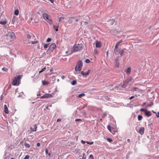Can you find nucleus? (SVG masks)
<instances>
[{
    "mask_svg": "<svg viewBox=\"0 0 159 159\" xmlns=\"http://www.w3.org/2000/svg\"><path fill=\"white\" fill-rule=\"evenodd\" d=\"M27 38L29 39H30L31 38V36L29 34H27Z\"/></svg>",
    "mask_w": 159,
    "mask_h": 159,
    "instance_id": "nucleus-43",
    "label": "nucleus"
},
{
    "mask_svg": "<svg viewBox=\"0 0 159 159\" xmlns=\"http://www.w3.org/2000/svg\"><path fill=\"white\" fill-rule=\"evenodd\" d=\"M95 46L97 48H100L101 46V44L100 42L98 41H96L95 42Z\"/></svg>",
    "mask_w": 159,
    "mask_h": 159,
    "instance_id": "nucleus-13",
    "label": "nucleus"
},
{
    "mask_svg": "<svg viewBox=\"0 0 159 159\" xmlns=\"http://www.w3.org/2000/svg\"><path fill=\"white\" fill-rule=\"evenodd\" d=\"M153 105V102H152L151 103V104L150 105H148V106L151 107V106H152Z\"/></svg>",
    "mask_w": 159,
    "mask_h": 159,
    "instance_id": "nucleus-47",
    "label": "nucleus"
},
{
    "mask_svg": "<svg viewBox=\"0 0 159 159\" xmlns=\"http://www.w3.org/2000/svg\"><path fill=\"white\" fill-rule=\"evenodd\" d=\"M45 152L46 154H48L49 156H51V153L48 152V150L47 148H46L45 149Z\"/></svg>",
    "mask_w": 159,
    "mask_h": 159,
    "instance_id": "nucleus-19",
    "label": "nucleus"
},
{
    "mask_svg": "<svg viewBox=\"0 0 159 159\" xmlns=\"http://www.w3.org/2000/svg\"><path fill=\"white\" fill-rule=\"evenodd\" d=\"M86 142L87 143V144H90V145L92 144L93 143V142H90L87 141Z\"/></svg>",
    "mask_w": 159,
    "mask_h": 159,
    "instance_id": "nucleus-37",
    "label": "nucleus"
},
{
    "mask_svg": "<svg viewBox=\"0 0 159 159\" xmlns=\"http://www.w3.org/2000/svg\"><path fill=\"white\" fill-rule=\"evenodd\" d=\"M4 112L6 114L9 113V111L8 110V109L6 105H4Z\"/></svg>",
    "mask_w": 159,
    "mask_h": 159,
    "instance_id": "nucleus-16",
    "label": "nucleus"
},
{
    "mask_svg": "<svg viewBox=\"0 0 159 159\" xmlns=\"http://www.w3.org/2000/svg\"><path fill=\"white\" fill-rule=\"evenodd\" d=\"M123 41L122 39L120 40L116 43L115 46H118L119 44L121 43Z\"/></svg>",
    "mask_w": 159,
    "mask_h": 159,
    "instance_id": "nucleus-20",
    "label": "nucleus"
},
{
    "mask_svg": "<svg viewBox=\"0 0 159 159\" xmlns=\"http://www.w3.org/2000/svg\"><path fill=\"white\" fill-rule=\"evenodd\" d=\"M7 34L8 36H9L12 39H14L15 38V35L14 33L12 31L8 32Z\"/></svg>",
    "mask_w": 159,
    "mask_h": 159,
    "instance_id": "nucleus-7",
    "label": "nucleus"
},
{
    "mask_svg": "<svg viewBox=\"0 0 159 159\" xmlns=\"http://www.w3.org/2000/svg\"><path fill=\"white\" fill-rule=\"evenodd\" d=\"M104 115L105 116H107V114H104Z\"/></svg>",
    "mask_w": 159,
    "mask_h": 159,
    "instance_id": "nucleus-64",
    "label": "nucleus"
},
{
    "mask_svg": "<svg viewBox=\"0 0 159 159\" xmlns=\"http://www.w3.org/2000/svg\"><path fill=\"white\" fill-rule=\"evenodd\" d=\"M68 51H66V54H67V53H68Z\"/></svg>",
    "mask_w": 159,
    "mask_h": 159,
    "instance_id": "nucleus-61",
    "label": "nucleus"
},
{
    "mask_svg": "<svg viewBox=\"0 0 159 159\" xmlns=\"http://www.w3.org/2000/svg\"><path fill=\"white\" fill-rule=\"evenodd\" d=\"M108 22L110 25H112L114 23L115 20L113 19H111L109 20Z\"/></svg>",
    "mask_w": 159,
    "mask_h": 159,
    "instance_id": "nucleus-17",
    "label": "nucleus"
},
{
    "mask_svg": "<svg viewBox=\"0 0 159 159\" xmlns=\"http://www.w3.org/2000/svg\"><path fill=\"white\" fill-rule=\"evenodd\" d=\"M114 128H112L111 129H108V130L111 132V131L112 130H114Z\"/></svg>",
    "mask_w": 159,
    "mask_h": 159,
    "instance_id": "nucleus-56",
    "label": "nucleus"
},
{
    "mask_svg": "<svg viewBox=\"0 0 159 159\" xmlns=\"http://www.w3.org/2000/svg\"><path fill=\"white\" fill-rule=\"evenodd\" d=\"M7 23V21L6 20H4L3 21H0V24L1 25H4L6 24Z\"/></svg>",
    "mask_w": 159,
    "mask_h": 159,
    "instance_id": "nucleus-21",
    "label": "nucleus"
},
{
    "mask_svg": "<svg viewBox=\"0 0 159 159\" xmlns=\"http://www.w3.org/2000/svg\"><path fill=\"white\" fill-rule=\"evenodd\" d=\"M51 40V39L50 38H48L47 40V42H48Z\"/></svg>",
    "mask_w": 159,
    "mask_h": 159,
    "instance_id": "nucleus-44",
    "label": "nucleus"
},
{
    "mask_svg": "<svg viewBox=\"0 0 159 159\" xmlns=\"http://www.w3.org/2000/svg\"><path fill=\"white\" fill-rule=\"evenodd\" d=\"M66 77L64 75H63L61 76V79L63 80Z\"/></svg>",
    "mask_w": 159,
    "mask_h": 159,
    "instance_id": "nucleus-53",
    "label": "nucleus"
},
{
    "mask_svg": "<svg viewBox=\"0 0 159 159\" xmlns=\"http://www.w3.org/2000/svg\"><path fill=\"white\" fill-rule=\"evenodd\" d=\"M47 22L48 23H49V24L51 25L52 24V21L51 18L49 20H48V21H47Z\"/></svg>",
    "mask_w": 159,
    "mask_h": 159,
    "instance_id": "nucleus-25",
    "label": "nucleus"
},
{
    "mask_svg": "<svg viewBox=\"0 0 159 159\" xmlns=\"http://www.w3.org/2000/svg\"><path fill=\"white\" fill-rule=\"evenodd\" d=\"M144 128L143 127H141L140 128L138 133L141 135H143L144 133Z\"/></svg>",
    "mask_w": 159,
    "mask_h": 159,
    "instance_id": "nucleus-9",
    "label": "nucleus"
},
{
    "mask_svg": "<svg viewBox=\"0 0 159 159\" xmlns=\"http://www.w3.org/2000/svg\"><path fill=\"white\" fill-rule=\"evenodd\" d=\"M15 23V19L14 18L12 19L11 21V23L12 25H14Z\"/></svg>",
    "mask_w": 159,
    "mask_h": 159,
    "instance_id": "nucleus-40",
    "label": "nucleus"
},
{
    "mask_svg": "<svg viewBox=\"0 0 159 159\" xmlns=\"http://www.w3.org/2000/svg\"><path fill=\"white\" fill-rule=\"evenodd\" d=\"M2 70L5 71H7L8 70V69L6 68L3 67L2 69Z\"/></svg>",
    "mask_w": 159,
    "mask_h": 159,
    "instance_id": "nucleus-36",
    "label": "nucleus"
},
{
    "mask_svg": "<svg viewBox=\"0 0 159 159\" xmlns=\"http://www.w3.org/2000/svg\"><path fill=\"white\" fill-rule=\"evenodd\" d=\"M132 78H130L124 81L123 84L121 86L122 87L125 88L126 87L130 85L132 83Z\"/></svg>",
    "mask_w": 159,
    "mask_h": 159,
    "instance_id": "nucleus-4",
    "label": "nucleus"
},
{
    "mask_svg": "<svg viewBox=\"0 0 159 159\" xmlns=\"http://www.w3.org/2000/svg\"><path fill=\"white\" fill-rule=\"evenodd\" d=\"M107 140L110 143H111L112 141V140L110 138H107Z\"/></svg>",
    "mask_w": 159,
    "mask_h": 159,
    "instance_id": "nucleus-35",
    "label": "nucleus"
},
{
    "mask_svg": "<svg viewBox=\"0 0 159 159\" xmlns=\"http://www.w3.org/2000/svg\"><path fill=\"white\" fill-rule=\"evenodd\" d=\"M24 145L25 147L26 148H29L30 147V145L28 143H25Z\"/></svg>",
    "mask_w": 159,
    "mask_h": 159,
    "instance_id": "nucleus-29",
    "label": "nucleus"
},
{
    "mask_svg": "<svg viewBox=\"0 0 159 159\" xmlns=\"http://www.w3.org/2000/svg\"><path fill=\"white\" fill-rule=\"evenodd\" d=\"M30 158V157L29 155H26L23 159H29Z\"/></svg>",
    "mask_w": 159,
    "mask_h": 159,
    "instance_id": "nucleus-39",
    "label": "nucleus"
},
{
    "mask_svg": "<svg viewBox=\"0 0 159 159\" xmlns=\"http://www.w3.org/2000/svg\"><path fill=\"white\" fill-rule=\"evenodd\" d=\"M115 129H114V130H112L111 133L113 134H115L116 131L115 130Z\"/></svg>",
    "mask_w": 159,
    "mask_h": 159,
    "instance_id": "nucleus-41",
    "label": "nucleus"
},
{
    "mask_svg": "<svg viewBox=\"0 0 159 159\" xmlns=\"http://www.w3.org/2000/svg\"><path fill=\"white\" fill-rule=\"evenodd\" d=\"M116 67H118L119 65V63L118 62H117V61H116Z\"/></svg>",
    "mask_w": 159,
    "mask_h": 159,
    "instance_id": "nucleus-38",
    "label": "nucleus"
},
{
    "mask_svg": "<svg viewBox=\"0 0 159 159\" xmlns=\"http://www.w3.org/2000/svg\"><path fill=\"white\" fill-rule=\"evenodd\" d=\"M86 63H89L90 62V61L89 59H86L85 61Z\"/></svg>",
    "mask_w": 159,
    "mask_h": 159,
    "instance_id": "nucleus-42",
    "label": "nucleus"
},
{
    "mask_svg": "<svg viewBox=\"0 0 159 159\" xmlns=\"http://www.w3.org/2000/svg\"><path fill=\"white\" fill-rule=\"evenodd\" d=\"M39 43V41H31V43L32 44L37 43Z\"/></svg>",
    "mask_w": 159,
    "mask_h": 159,
    "instance_id": "nucleus-33",
    "label": "nucleus"
},
{
    "mask_svg": "<svg viewBox=\"0 0 159 159\" xmlns=\"http://www.w3.org/2000/svg\"><path fill=\"white\" fill-rule=\"evenodd\" d=\"M89 157H92L93 159V155L92 154H91L89 156Z\"/></svg>",
    "mask_w": 159,
    "mask_h": 159,
    "instance_id": "nucleus-55",
    "label": "nucleus"
},
{
    "mask_svg": "<svg viewBox=\"0 0 159 159\" xmlns=\"http://www.w3.org/2000/svg\"><path fill=\"white\" fill-rule=\"evenodd\" d=\"M135 98V96H131L129 98V100H131V99H132L133 98Z\"/></svg>",
    "mask_w": 159,
    "mask_h": 159,
    "instance_id": "nucleus-46",
    "label": "nucleus"
},
{
    "mask_svg": "<svg viewBox=\"0 0 159 159\" xmlns=\"http://www.w3.org/2000/svg\"><path fill=\"white\" fill-rule=\"evenodd\" d=\"M156 116H157V117H159V112H158V114H157L156 115Z\"/></svg>",
    "mask_w": 159,
    "mask_h": 159,
    "instance_id": "nucleus-58",
    "label": "nucleus"
},
{
    "mask_svg": "<svg viewBox=\"0 0 159 159\" xmlns=\"http://www.w3.org/2000/svg\"><path fill=\"white\" fill-rule=\"evenodd\" d=\"M138 89H139V88L138 87H133L132 88V90H134L135 91H136Z\"/></svg>",
    "mask_w": 159,
    "mask_h": 159,
    "instance_id": "nucleus-27",
    "label": "nucleus"
},
{
    "mask_svg": "<svg viewBox=\"0 0 159 159\" xmlns=\"http://www.w3.org/2000/svg\"><path fill=\"white\" fill-rule=\"evenodd\" d=\"M37 146L38 147H40V143H37Z\"/></svg>",
    "mask_w": 159,
    "mask_h": 159,
    "instance_id": "nucleus-50",
    "label": "nucleus"
},
{
    "mask_svg": "<svg viewBox=\"0 0 159 159\" xmlns=\"http://www.w3.org/2000/svg\"><path fill=\"white\" fill-rule=\"evenodd\" d=\"M49 46V44H43V47L44 48H48Z\"/></svg>",
    "mask_w": 159,
    "mask_h": 159,
    "instance_id": "nucleus-30",
    "label": "nucleus"
},
{
    "mask_svg": "<svg viewBox=\"0 0 159 159\" xmlns=\"http://www.w3.org/2000/svg\"><path fill=\"white\" fill-rule=\"evenodd\" d=\"M79 120H81V119H75V121L76 122L77 121Z\"/></svg>",
    "mask_w": 159,
    "mask_h": 159,
    "instance_id": "nucleus-51",
    "label": "nucleus"
},
{
    "mask_svg": "<svg viewBox=\"0 0 159 159\" xmlns=\"http://www.w3.org/2000/svg\"><path fill=\"white\" fill-rule=\"evenodd\" d=\"M56 48V45L55 43H52L47 51V53H51Z\"/></svg>",
    "mask_w": 159,
    "mask_h": 159,
    "instance_id": "nucleus-5",
    "label": "nucleus"
},
{
    "mask_svg": "<svg viewBox=\"0 0 159 159\" xmlns=\"http://www.w3.org/2000/svg\"><path fill=\"white\" fill-rule=\"evenodd\" d=\"M105 98H106V99H107L108 100L109 99V98L107 96H106L105 97Z\"/></svg>",
    "mask_w": 159,
    "mask_h": 159,
    "instance_id": "nucleus-52",
    "label": "nucleus"
},
{
    "mask_svg": "<svg viewBox=\"0 0 159 159\" xmlns=\"http://www.w3.org/2000/svg\"><path fill=\"white\" fill-rule=\"evenodd\" d=\"M145 104H146V103H145V102H144V103H143V105H145Z\"/></svg>",
    "mask_w": 159,
    "mask_h": 159,
    "instance_id": "nucleus-63",
    "label": "nucleus"
},
{
    "mask_svg": "<svg viewBox=\"0 0 159 159\" xmlns=\"http://www.w3.org/2000/svg\"><path fill=\"white\" fill-rule=\"evenodd\" d=\"M22 75H19L14 77L12 84L13 85L18 86L19 84V81L21 79Z\"/></svg>",
    "mask_w": 159,
    "mask_h": 159,
    "instance_id": "nucleus-2",
    "label": "nucleus"
},
{
    "mask_svg": "<svg viewBox=\"0 0 159 159\" xmlns=\"http://www.w3.org/2000/svg\"><path fill=\"white\" fill-rule=\"evenodd\" d=\"M77 83V81L76 80H73L71 82V84L72 85H75Z\"/></svg>",
    "mask_w": 159,
    "mask_h": 159,
    "instance_id": "nucleus-23",
    "label": "nucleus"
},
{
    "mask_svg": "<svg viewBox=\"0 0 159 159\" xmlns=\"http://www.w3.org/2000/svg\"><path fill=\"white\" fill-rule=\"evenodd\" d=\"M85 142L83 140H82L81 141V143L83 144H84L85 143Z\"/></svg>",
    "mask_w": 159,
    "mask_h": 159,
    "instance_id": "nucleus-54",
    "label": "nucleus"
},
{
    "mask_svg": "<svg viewBox=\"0 0 159 159\" xmlns=\"http://www.w3.org/2000/svg\"><path fill=\"white\" fill-rule=\"evenodd\" d=\"M127 140L128 142H129V141H130V139H127Z\"/></svg>",
    "mask_w": 159,
    "mask_h": 159,
    "instance_id": "nucleus-62",
    "label": "nucleus"
},
{
    "mask_svg": "<svg viewBox=\"0 0 159 159\" xmlns=\"http://www.w3.org/2000/svg\"><path fill=\"white\" fill-rule=\"evenodd\" d=\"M147 110H146V109H143V108H142L140 109V111H144V112H145V111H146Z\"/></svg>",
    "mask_w": 159,
    "mask_h": 159,
    "instance_id": "nucleus-48",
    "label": "nucleus"
},
{
    "mask_svg": "<svg viewBox=\"0 0 159 159\" xmlns=\"http://www.w3.org/2000/svg\"><path fill=\"white\" fill-rule=\"evenodd\" d=\"M125 71L126 72L127 75H129L130 74L131 72V68L130 67H128L127 69L125 70Z\"/></svg>",
    "mask_w": 159,
    "mask_h": 159,
    "instance_id": "nucleus-12",
    "label": "nucleus"
},
{
    "mask_svg": "<svg viewBox=\"0 0 159 159\" xmlns=\"http://www.w3.org/2000/svg\"><path fill=\"white\" fill-rule=\"evenodd\" d=\"M143 118V116L141 115H139L138 116V119L139 120H141Z\"/></svg>",
    "mask_w": 159,
    "mask_h": 159,
    "instance_id": "nucleus-24",
    "label": "nucleus"
},
{
    "mask_svg": "<svg viewBox=\"0 0 159 159\" xmlns=\"http://www.w3.org/2000/svg\"><path fill=\"white\" fill-rule=\"evenodd\" d=\"M42 83L43 85H48V82L44 80H42Z\"/></svg>",
    "mask_w": 159,
    "mask_h": 159,
    "instance_id": "nucleus-22",
    "label": "nucleus"
},
{
    "mask_svg": "<svg viewBox=\"0 0 159 159\" xmlns=\"http://www.w3.org/2000/svg\"><path fill=\"white\" fill-rule=\"evenodd\" d=\"M19 11L18 10H16L14 12V14L16 15H18L19 14Z\"/></svg>",
    "mask_w": 159,
    "mask_h": 159,
    "instance_id": "nucleus-28",
    "label": "nucleus"
},
{
    "mask_svg": "<svg viewBox=\"0 0 159 159\" xmlns=\"http://www.w3.org/2000/svg\"><path fill=\"white\" fill-rule=\"evenodd\" d=\"M46 69V67H44L39 72V73H41V72H43L44 71H45Z\"/></svg>",
    "mask_w": 159,
    "mask_h": 159,
    "instance_id": "nucleus-32",
    "label": "nucleus"
},
{
    "mask_svg": "<svg viewBox=\"0 0 159 159\" xmlns=\"http://www.w3.org/2000/svg\"><path fill=\"white\" fill-rule=\"evenodd\" d=\"M64 17H61L59 18V21H60L62 20H64Z\"/></svg>",
    "mask_w": 159,
    "mask_h": 159,
    "instance_id": "nucleus-34",
    "label": "nucleus"
},
{
    "mask_svg": "<svg viewBox=\"0 0 159 159\" xmlns=\"http://www.w3.org/2000/svg\"><path fill=\"white\" fill-rule=\"evenodd\" d=\"M90 70H88L87 72L84 73L83 71H81V74L84 77H86L90 73Z\"/></svg>",
    "mask_w": 159,
    "mask_h": 159,
    "instance_id": "nucleus-11",
    "label": "nucleus"
},
{
    "mask_svg": "<svg viewBox=\"0 0 159 159\" xmlns=\"http://www.w3.org/2000/svg\"><path fill=\"white\" fill-rule=\"evenodd\" d=\"M52 97L53 96L51 94L46 93L43 96L41 97L40 98H52Z\"/></svg>",
    "mask_w": 159,
    "mask_h": 159,
    "instance_id": "nucleus-8",
    "label": "nucleus"
},
{
    "mask_svg": "<svg viewBox=\"0 0 159 159\" xmlns=\"http://www.w3.org/2000/svg\"><path fill=\"white\" fill-rule=\"evenodd\" d=\"M37 96H40V94L39 93H38L37 94Z\"/></svg>",
    "mask_w": 159,
    "mask_h": 159,
    "instance_id": "nucleus-60",
    "label": "nucleus"
},
{
    "mask_svg": "<svg viewBox=\"0 0 159 159\" xmlns=\"http://www.w3.org/2000/svg\"><path fill=\"white\" fill-rule=\"evenodd\" d=\"M107 128L108 129H111L112 128H111V126L110 125H108L107 126Z\"/></svg>",
    "mask_w": 159,
    "mask_h": 159,
    "instance_id": "nucleus-45",
    "label": "nucleus"
},
{
    "mask_svg": "<svg viewBox=\"0 0 159 159\" xmlns=\"http://www.w3.org/2000/svg\"><path fill=\"white\" fill-rule=\"evenodd\" d=\"M114 52L116 55H118L119 54V49L118 48V46H115Z\"/></svg>",
    "mask_w": 159,
    "mask_h": 159,
    "instance_id": "nucleus-10",
    "label": "nucleus"
},
{
    "mask_svg": "<svg viewBox=\"0 0 159 159\" xmlns=\"http://www.w3.org/2000/svg\"><path fill=\"white\" fill-rule=\"evenodd\" d=\"M59 23H58L57 25V26H56L54 25H53V27L54 28V29L55 30L57 31H58V28L59 27Z\"/></svg>",
    "mask_w": 159,
    "mask_h": 159,
    "instance_id": "nucleus-18",
    "label": "nucleus"
},
{
    "mask_svg": "<svg viewBox=\"0 0 159 159\" xmlns=\"http://www.w3.org/2000/svg\"><path fill=\"white\" fill-rule=\"evenodd\" d=\"M85 95V94L81 93V94H79L78 96V97H79V98H81L82 97L84 96Z\"/></svg>",
    "mask_w": 159,
    "mask_h": 159,
    "instance_id": "nucleus-26",
    "label": "nucleus"
},
{
    "mask_svg": "<svg viewBox=\"0 0 159 159\" xmlns=\"http://www.w3.org/2000/svg\"><path fill=\"white\" fill-rule=\"evenodd\" d=\"M145 115L147 116H151L152 114L151 111H147V110L145 112Z\"/></svg>",
    "mask_w": 159,
    "mask_h": 159,
    "instance_id": "nucleus-14",
    "label": "nucleus"
},
{
    "mask_svg": "<svg viewBox=\"0 0 159 159\" xmlns=\"http://www.w3.org/2000/svg\"><path fill=\"white\" fill-rule=\"evenodd\" d=\"M124 51L123 49L121 51L120 54L121 57H122L123 56V55H124Z\"/></svg>",
    "mask_w": 159,
    "mask_h": 159,
    "instance_id": "nucleus-31",
    "label": "nucleus"
},
{
    "mask_svg": "<svg viewBox=\"0 0 159 159\" xmlns=\"http://www.w3.org/2000/svg\"><path fill=\"white\" fill-rule=\"evenodd\" d=\"M49 1L52 3H53L54 0H49Z\"/></svg>",
    "mask_w": 159,
    "mask_h": 159,
    "instance_id": "nucleus-57",
    "label": "nucleus"
},
{
    "mask_svg": "<svg viewBox=\"0 0 159 159\" xmlns=\"http://www.w3.org/2000/svg\"><path fill=\"white\" fill-rule=\"evenodd\" d=\"M61 121V119L60 118H58L57 120V122H60Z\"/></svg>",
    "mask_w": 159,
    "mask_h": 159,
    "instance_id": "nucleus-49",
    "label": "nucleus"
},
{
    "mask_svg": "<svg viewBox=\"0 0 159 159\" xmlns=\"http://www.w3.org/2000/svg\"><path fill=\"white\" fill-rule=\"evenodd\" d=\"M83 66V62L81 61H79L77 63L76 66L75 67V70L76 71L75 74H79Z\"/></svg>",
    "mask_w": 159,
    "mask_h": 159,
    "instance_id": "nucleus-1",
    "label": "nucleus"
},
{
    "mask_svg": "<svg viewBox=\"0 0 159 159\" xmlns=\"http://www.w3.org/2000/svg\"><path fill=\"white\" fill-rule=\"evenodd\" d=\"M37 127L36 125V124L34 125V128H32V127L30 128L32 132H33V131L35 132L37 130Z\"/></svg>",
    "mask_w": 159,
    "mask_h": 159,
    "instance_id": "nucleus-15",
    "label": "nucleus"
},
{
    "mask_svg": "<svg viewBox=\"0 0 159 159\" xmlns=\"http://www.w3.org/2000/svg\"><path fill=\"white\" fill-rule=\"evenodd\" d=\"M42 16L43 18L47 21H48V20L51 19V18H49V16L46 13L43 14Z\"/></svg>",
    "mask_w": 159,
    "mask_h": 159,
    "instance_id": "nucleus-6",
    "label": "nucleus"
},
{
    "mask_svg": "<svg viewBox=\"0 0 159 159\" xmlns=\"http://www.w3.org/2000/svg\"><path fill=\"white\" fill-rule=\"evenodd\" d=\"M83 48V45L82 44H75L73 47V51L75 52L81 51Z\"/></svg>",
    "mask_w": 159,
    "mask_h": 159,
    "instance_id": "nucleus-3",
    "label": "nucleus"
},
{
    "mask_svg": "<svg viewBox=\"0 0 159 159\" xmlns=\"http://www.w3.org/2000/svg\"><path fill=\"white\" fill-rule=\"evenodd\" d=\"M79 20L78 19H76L75 20V21H77Z\"/></svg>",
    "mask_w": 159,
    "mask_h": 159,
    "instance_id": "nucleus-59",
    "label": "nucleus"
}]
</instances>
